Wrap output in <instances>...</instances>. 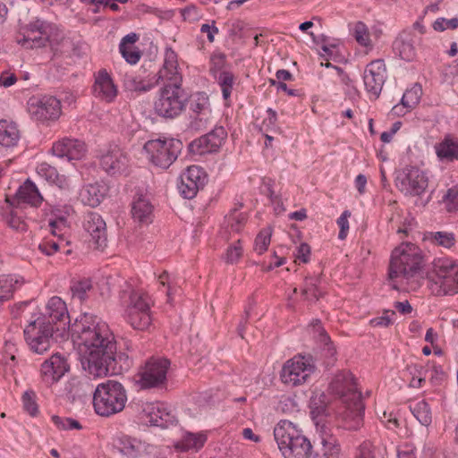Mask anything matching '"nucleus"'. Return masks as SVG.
<instances>
[{
	"mask_svg": "<svg viewBox=\"0 0 458 458\" xmlns=\"http://www.w3.org/2000/svg\"><path fill=\"white\" fill-rule=\"evenodd\" d=\"M199 436L196 434L187 433L182 441L178 444V447L182 451H189L197 446Z\"/></svg>",
	"mask_w": 458,
	"mask_h": 458,
	"instance_id": "nucleus-63",
	"label": "nucleus"
},
{
	"mask_svg": "<svg viewBox=\"0 0 458 458\" xmlns=\"http://www.w3.org/2000/svg\"><path fill=\"white\" fill-rule=\"evenodd\" d=\"M51 420L53 423L56 426V428L62 430L82 428L81 423L78 420H73L72 418H65L54 415L52 416Z\"/></svg>",
	"mask_w": 458,
	"mask_h": 458,
	"instance_id": "nucleus-53",
	"label": "nucleus"
},
{
	"mask_svg": "<svg viewBox=\"0 0 458 458\" xmlns=\"http://www.w3.org/2000/svg\"><path fill=\"white\" fill-rule=\"evenodd\" d=\"M36 172L42 179L48 183L57 186L61 190H69L70 180L64 174H60L56 168L47 162L37 165Z\"/></svg>",
	"mask_w": 458,
	"mask_h": 458,
	"instance_id": "nucleus-30",
	"label": "nucleus"
},
{
	"mask_svg": "<svg viewBox=\"0 0 458 458\" xmlns=\"http://www.w3.org/2000/svg\"><path fill=\"white\" fill-rule=\"evenodd\" d=\"M286 263V258L279 257L276 251H274L271 255V261L267 263H262L261 269L263 272H269L276 267H279Z\"/></svg>",
	"mask_w": 458,
	"mask_h": 458,
	"instance_id": "nucleus-64",
	"label": "nucleus"
},
{
	"mask_svg": "<svg viewBox=\"0 0 458 458\" xmlns=\"http://www.w3.org/2000/svg\"><path fill=\"white\" fill-rule=\"evenodd\" d=\"M427 239L434 245L445 249H451L456 243L454 233L445 231L431 232L427 236Z\"/></svg>",
	"mask_w": 458,
	"mask_h": 458,
	"instance_id": "nucleus-39",
	"label": "nucleus"
},
{
	"mask_svg": "<svg viewBox=\"0 0 458 458\" xmlns=\"http://www.w3.org/2000/svg\"><path fill=\"white\" fill-rule=\"evenodd\" d=\"M218 83L221 87L224 99L227 100L232 93L234 83V76L229 72H223L218 77Z\"/></svg>",
	"mask_w": 458,
	"mask_h": 458,
	"instance_id": "nucleus-49",
	"label": "nucleus"
},
{
	"mask_svg": "<svg viewBox=\"0 0 458 458\" xmlns=\"http://www.w3.org/2000/svg\"><path fill=\"white\" fill-rule=\"evenodd\" d=\"M51 24L40 19L31 21L25 28L24 33H38L40 35H49Z\"/></svg>",
	"mask_w": 458,
	"mask_h": 458,
	"instance_id": "nucleus-52",
	"label": "nucleus"
},
{
	"mask_svg": "<svg viewBox=\"0 0 458 458\" xmlns=\"http://www.w3.org/2000/svg\"><path fill=\"white\" fill-rule=\"evenodd\" d=\"M386 78V68L382 59L371 61L365 67L363 82L370 99H377Z\"/></svg>",
	"mask_w": 458,
	"mask_h": 458,
	"instance_id": "nucleus-17",
	"label": "nucleus"
},
{
	"mask_svg": "<svg viewBox=\"0 0 458 458\" xmlns=\"http://www.w3.org/2000/svg\"><path fill=\"white\" fill-rule=\"evenodd\" d=\"M315 365L310 357L295 355L283 366L280 377L284 385L298 386L310 381Z\"/></svg>",
	"mask_w": 458,
	"mask_h": 458,
	"instance_id": "nucleus-11",
	"label": "nucleus"
},
{
	"mask_svg": "<svg viewBox=\"0 0 458 458\" xmlns=\"http://www.w3.org/2000/svg\"><path fill=\"white\" fill-rule=\"evenodd\" d=\"M421 94V87L415 84L403 93L401 102L407 110H411L419 104Z\"/></svg>",
	"mask_w": 458,
	"mask_h": 458,
	"instance_id": "nucleus-44",
	"label": "nucleus"
},
{
	"mask_svg": "<svg viewBox=\"0 0 458 458\" xmlns=\"http://www.w3.org/2000/svg\"><path fill=\"white\" fill-rule=\"evenodd\" d=\"M83 228L89 234L90 242L96 249H104L106 246V225L99 214L87 213L83 220Z\"/></svg>",
	"mask_w": 458,
	"mask_h": 458,
	"instance_id": "nucleus-22",
	"label": "nucleus"
},
{
	"mask_svg": "<svg viewBox=\"0 0 458 458\" xmlns=\"http://www.w3.org/2000/svg\"><path fill=\"white\" fill-rule=\"evenodd\" d=\"M106 194L107 187L105 184L89 183L81 190V199L85 205L94 208L102 202Z\"/></svg>",
	"mask_w": 458,
	"mask_h": 458,
	"instance_id": "nucleus-34",
	"label": "nucleus"
},
{
	"mask_svg": "<svg viewBox=\"0 0 458 458\" xmlns=\"http://www.w3.org/2000/svg\"><path fill=\"white\" fill-rule=\"evenodd\" d=\"M435 151L441 162L458 161V139L448 134L435 145Z\"/></svg>",
	"mask_w": 458,
	"mask_h": 458,
	"instance_id": "nucleus-31",
	"label": "nucleus"
},
{
	"mask_svg": "<svg viewBox=\"0 0 458 458\" xmlns=\"http://www.w3.org/2000/svg\"><path fill=\"white\" fill-rule=\"evenodd\" d=\"M349 30L357 43L368 51L374 47V38H378L377 31L370 32L368 26L362 21H355L349 24Z\"/></svg>",
	"mask_w": 458,
	"mask_h": 458,
	"instance_id": "nucleus-32",
	"label": "nucleus"
},
{
	"mask_svg": "<svg viewBox=\"0 0 458 458\" xmlns=\"http://www.w3.org/2000/svg\"><path fill=\"white\" fill-rule=\"evenodd\" d=\"M21 140V131L18 125L8 120H0V145L4 148L17 146Z\"/></svg>",
	"mask_w": 458,
	"mask_h": 458,
	"instance_id": "nucleus-35",
	"label": "nucleus"
},
{
	"mask_svg": "<svg viewBox=\"0 0 458 458\" xmlns=\"http://www.w3.org/2000/svg\"><path fill=\"white\" fill-rule=\"evenodd\" d=\"M120 303L124 309L126 321L137 330L148 328L152 322L151 297L142 290L135 289L131 284L124 283L119 293Z\"/></svg>",
	"mask_w": 458,
	"mask_h": 458,
	"instance_id": "nucleus-3",
	"label": "nucleus"
},
{
	"mask_svg": "<svg viewBox=\"0 0 458 458\" xmlns=\"http://www.w3.org/2000/svg\"><path fill=\"white\" fill-rule=\"evenodd\" d=\"M115 448L127 458H147L157 453V447L129 437L117 439Z\"/></svg>",
	"mask_w": 458,
	"mask_h": 458,
	"instance_id": "nucleus-21",
	"label": "nucleus"
},
{
	"mask_svg": "<svg viewBox=\"0 0 458 458\" xmlns=\"http://www.w3.org/2000/svg\"><path fill=\"white\" fill-rule=\"evenodd\" d=\"M157 85L156 76H141L140 74H126L123 79L125 90L143 94L150 91Z\"/></svg>",
	"mask_w": 458,
	"mask_h": 458,
	"instance_id": "nucleus-27",
	"label": "nucleus"
},
{
	"mask_svg": "<svg viewBox=\"0 0 458 458\" xmlns=\"http://www.w3.org/2000/svg\"><path fill=\"white\" fill-rule=\"evenodd\" d=\"M443 203L448 212L458 210V188L453 186L449 188L442 198Z\"/></svg>",
	"mask_w": 458,
	"mask_h": 458,
	"instance_id": "nucleus-50",
	"label": "nucleus"
},
{
	"mask_svg": "<svg viewBox=\"0 0 458 458\" xmlns=\"http://www.w3.org/2000/svg\"><path fill=\"white\" fill-rule=\"evenodd\" d=\"M200 167L190 165L180 176L178 190L185 199H193L199 189Z\"/></svg>",
	"mask_w": 458,
	"mask_h": 458,
	"instance_id": "nucleus-26",
	"label": "nucleus"
},
{
	"mask_svg": "<svg viewBox=\"0 0 458 458\" xmlns=\"http://www.w3.org/2000/svg\"><path fill=\"white\" fill-rule=\"evenodd\" d=\"M311 250L309 244L300 243L293 251L294 263L297 265L307 264L310 259Z\"/></svg>",
	"mask_w": 458,
	"mask_h": 458,
	"instance_id": "nucleus-54",
	"label": "nucleus"
},
{
	"mask_svg": "<svg viewBox=\"0 0 458 458\" xmlns=\"http://www.w3.org/2000/svg\"><path fill=\"white\" fill-rule=\"evenodd\" d=\"M428 287L434 295L458 293V261L449 257L435 259L428 277Z\"/></svg>",
	"mask_w": 458,
	"mask_h": 458,
	"instance_id": "nucleus-7",
	"label": "nucleus"
},
{
	"mask_svg": "<svg viewBox=\"0 0 458 458\" xmlns=\"http://www.w3.org/2000/svg\"><path fill=\"white\" fill-rule=\"evenodd\" d=\"M100 165L108 174L118 175L126 172L129 158L119 146L113 145L101 155Z\"/></svg>",
	"mask_w": 458,
	"mask_h": 458,
	"instance_id": "nucleus-19",
	"label": "nucleus"
},
{
	"mask_svg": "<svg viewBox=\"0 0 458 458\" xmlns=\"http://www.w3.org/2000/svg\"><path fill=\"white\" fill-rule=\"evenodd\" d=\"M227 132L223 126H216L211 131L202 137V148L208 152H216L226 139Z\"/></svg>",
	"mask_w": 458,
	"mask_h": 458,
	"instance_id": "nucleus-36",
	"label": "nucleus"
},
{
	"mask_svg": "<svg viewBox=\"0 0 458 458\" xmlns=\"http://www.w3.org/2000/svg\"><path fill=\"white\" fill-rule=\"evenodd\" d=\"M272 233V227L267 226L261 229L257 234L253 246V250L257 254L262 255L267 250L271 242Z\"/></svg>",
	"mask_w": 458,
	"mask_h": 458,
	"instance_id": "nucleus-40",
	"label": "nucleus"
},
{
	"mask_svg": "<svg viewBox=\"0 0 458 458\" xmlns=\"http://www.w3.org/2000/svg\"><path fill=\"white\" fill-rule=\"evenodd\" d=\"M158 413L157 420H161V422H157V427L166 428L174 422V416L171 413L165 403H161Z\"/></svg>",
	"mask_w": 458,
	"mask_h": 458,
	"instance_id": "nucleus-58",
	"label": "nucleus"
},
{
	"mask_svg": "<svg viewBox=\"0 0 458 458\" xmlns=\"http://www.w3.org/2000/svg\"><path fill=\"white\" fill-rule=\"evenodd\" d=\"M41 318H46L47 323L54 326L55 331H64L70 324V317L65 302L58 296L49 299L46 311Z\"/></svg>",
	"mask_w": 458,
	"mask_h": 458,
	"instance_id": "nucleus-20",
	"label": "nucleus"
},
{
	"mask_svg": "<svg viewBox=\"0 0 458 458\" xmlns=\"http://www.w3.org/2000/svg\"><path fill=\"white\" fill-rule=\"evenodd\" d=\"M5 221L11 228L16 231L23 232L27 230L26 223L13 210H11L10 213L6 216Z\"/></svg>",
	"mask_w": 458,
	"mask_h": 458,
	"instance_id": "nucleus-61",
	"label": "nucleus"
},
{
	"mask_svg": "<svg viewBox=\"0 0 458 458\" xmlns=\"http://www.w3.org/2000/svg\"><path fill=\"white\" fill-rule=\"evenodd\" d=\"M154 207L149 199L143 194H137L131 203V215L140 224H149L153 219Z\"/></svg>",
	"mask_w": 458,
	"mask_h": 458,
	"instance_id": "nucleus-28",
	"label": "nucleus"
},
{
	"mask_svg": "<svg viewBox=\"0 0 458 458\" xmlns=\"http://www.w3.org/2000/svg\"><path fill=\"white\" fill-rule=\"evenodd\" d=\"M159 407H161V403H146L143 405L142 409V418L145 419L146 423H149L152 426H157V422H161V420H157V415L159 414Z\"/></svg>",
	"mask_w": 458,
	"mask_h": 458,
	"instance_id": "nucleus-47",
	"label": "nucleus"
},
{
	"mask_svg": "<svg viewBox=\"0 0 458 458\" xmlns=\"http://www.w3.org/2000/svg\"><path fill=\"white\" fill-rule=\"evenodd\" d=\"M74 213L72 205L69 204H57L51 208V217L48 220V225L54 235H57V232H62L63 229L67 227V219Z\"/></svg>",
	"mask_w": 458,
	"mask_h": 458,
	"instance_id": "nucleus-29",
	"label": "nucleus"
},
{
	"mask_svg": "<svg viewBox=\"0 0 458 458\" xmlns=\"http://www.w3.org/2000/svg\"><path fill=\"white\" fill-rule=\"evenodd\" d=\"M27 111L33 121L48 123L58 120L62 114V105L53 96H33L27 102Z\"/></svg>",
	"mask_w": 458,
	"mask_h": 458,
	"instance_id": "nucleus-13",
	"label": "nucleus"
},
{
	"mask_svg": "<svg viewBox=\"0 0 458 458\" xmlns=\"http://www.w3.org/2000/svg\"><path fill=\"white\" fill-rule=\"evenodd\" d=\"M58 235V239L57 240H54V239H46L44 242H42L41 243L38 244V250L47 255V256H51L53 254H55V252L57 251H60L62 249L64 248V246L68 243L67 242L64 241V239L63 237H61V235Z\"/></svg>",
	"mask_w": 458,
	"mask_h": 458,
	"instance_id": "nucleus-45",
	"label": "nucleus"
},
{
	"mask_svg": "<svg viewBox=\"0 0 458 458\" xmlns=\"http://www.w3.org/2000/svg\"><path fill=\"white\" fill-rule=\"evenodd\" d=\"M458 27V18L454 17L451 19L438 18L433 23V28L437 31H444L445 30H454Z\"/></svg>",
	"mask_w": 458,
	"mask_h": 458,
	"instance_id": "nucleus-60",
	"label": "nucleus"
},
{
	"mask_svg": "<svg viewBox=\"0 0 458 458\" xmlns=\"http://www.w3.org/2000/svg\"><path fill=\"white\" fill-rule=\"evenodd\" d=\"M310 415L316 426L317 437L314 440L316 455L318 458H339L341 448L337 438L332 433L330 423L334 418L332 405L310 406Z\"/></svg>",
	"mask_w": 458,
	"mask_h": 458,
	"instance_id": "nucleus-4",
	"label": "nucleus"
},
{
	"mask_svg": "<svg viewBox=\"0 0 458 458\" xmlns=\"http://www.w3.org/2000/svg\"><path fill=\"white\" fill-rule=\"evenodd\" d=\"M23 284V279L14 275L0 276V301H8L13 297L14 291Z\"/></svg>",
	"mask_w": 458,
	"mask_h": 458,
	"instance_id": "nucleus-37",
	"label": "nucleus"
},
{
	"mask_svg": "<svg viewBox=\"0 0 458 458\" xmlns=\"http://www.w3.org/2000/svg\"><path fill=\"white\" fill-rule=\"evenodd\" d=\"M154 76H156L157 84L163 81V85L182 86V75L179 68L178 56L171 47L165 48L163 65Z\"/></svg>",
	"mask_w": 458,
	"mask_h": 458,
	"instance_id": "nucleus-18",
	"label": "nucleus"
},
{
	"mask_svg": "<svg viewBox=\"0 0 458 458\" xmlns=\"http://www.w3.org/2000/svg\"><path fill=\"white\" fill-rule=\"evenodd\" d=\"M409 409L421 425L428 427L431 424V410L425 400L411 402L409 404Z\"/></svg>",
	"mask_w": 458,
	"mask_h": 458,
	"instance_id": "nucleus-38",
	"label": "nucleus"
},
{
	"mask_svg": "<svg viewBox=\"0 0 458 458\" xmlns=\"http://www.w3.org/2000/svg\"><path fill=\"white\" fill-rule=\"evenodd\" d=\"M91 288V281L89 278L73 282L71 285L72 297L78 298L80 301H83L87 297V293L90 291Z\"/></svg>",
	"mask_w": 458,
	"mask_h": 458,
	"instance_id": "nucleus-48",
	"label": "nucleus"
},
{
	"mask_svg": "<svg viewBox=\"0 0 458 458\" xmlns=\"http://www.w3.org/2000/svg\"><path fill=\"white\" fill-rule=\"evenodd\" d=\"M247 221V216L244 213L233 212L227 217V223L231 229L235 232H240Z\"/></svg>",
	"mask_w": 458,
	"mask_h": 458,
	"instance_id": "nucleus-57",
	"label": "nucleus"
},
{
	"mask_svg": "<svg viewBox=\"0 0 458 458\" xmlns=\"http://www.w3.org/2000/svg\"><path fill=\"white\" fill-rule=\"evenodd\" d=\"M352 213L349 210H344L341 216L336 219V224L339 227L338 238L340 240L346 239L349 233V218L351 217Z\"/></svg>",
	"mask_w": 458,
	"mask_h": 458,
	"instance_id": "nucleus-56",
	"label": "nucleus"
},
{
	"mask_svg": "<svg viewBox=\"0 0 458 458\" xmlns=\"http://www.w3.org/2000/svg\"><path fill=\"white\" fill-rule=\"evenodd\" d=\"M329 391L338 398L343 406L337 412H335L334 410L332 411L333 416L342 418L344 421V428L358 429L362 424L364 405L352 374L349 371H342L336 374L329 385ZM313 402H316V400H313L311 403ZM329 405H332L334 409L335 408V404L330 403ZM316 406L318 405L316 404Z\"/></svg>",
	"mask_w": 458,
	"mask_h": 458,
	"instance_id": "nucleus-2",
	"label": "nucleus"
},
{
	"mask_svg": "<svg viewBox=\"0 0 458 458\" xmlns=\"http://www.w3.org/2000/svg\"><path fill=\"white\" fill-rule=\"evenodd\" d=\"M71 331L72 340L78 345L81 366L92 376L106 353L114 349V335L106 322L88 312L75 320Z\"/></svg>",
	"mask_w": 458,
	"mask_h": 458,
	"instance_id": "nucleus-1",
	"label": "nucleus"
},
{
	"mask_svg": "<svg viewBox=\"0 0 458 458\" xmlns=\"http://www.w3.org/2000/svg\"><path fill=\"white\" fill-rule=\"evenodd\" d=\"M69 369L70 366L66 358L59 353H55L42 363L41 377L47 386H51L59 381Z\"/></svg>",
	"mask_w": 458,
	"mask_h": 458,
	"instance_id": "nucleus-23",
	"label": "nucleus"
},
{
	"mask_svg": "<svg viewBox=\"0 0 458 458\" xmlns=\"http://www.w3.org/2000/svg\"><path fill=\"white\" fill-rule=\"evenodd\" d=\"M188 99L182 86L163 85L154 102L155 113L161 117L174 119L185 109Z\"/></svg>",
	"mask_w": 458,
	"mask_h": 458,
	"instance_id": "nucleus-9",
	"label": "nucleus"
},
{
	"mask_svg": "<svg viewBox=\"0 0 458 458\" xmlns=\"http://www.w3.org/2000/svg\"><path fill=\"white\" fill-rule=\"evenodd\" d=\"M54 331V326L47 324L46 318L38 316L29 323L23 333L30 350L35 353L43 354L55 342Z\"/></svg>",
	"mask_w": 458,
	"mask_h": 458,
	"instance_id": "nucleus-12",
	"label": "nucleus"
},
{
	"mask_svg": "<svg viewBox=\"0 0 458 458\" xmlns=\"http://www.w3.org/2000/svg\"><path fill=\"white\" fill-rule=\"evenodd\" d=\"M126 402V390L115 380L109 379L98 385L93 393L94 410L102 417H109L122 411Z\"/></svg>",
	"mask_w": 458,
	"mask_h": 458,
	"instance_id": "nucleus-8",
	"label": "nucleus"
},
{
	"mask_svg": "<svg viewBox=\"0 0 458 458\" xmlns=\"http://www.w3.org/2000/svg\"><path fill=\"white\" fill-rule=\"evenodd\" d=\"M119 52L130 64H136L141 56L140 50L135 46L119 48Z\"/></svg>",
	"mask_w": 458,
	"mask_h": 458,
	"instance_id": "nucleus-59",
	"label": "nucleus"
},
{
	"mask_svg": "<svg viewBox=\"0 0 458 458\" xmlns=\"http://www.w3.org/2000/svg\"><path fill=\"white\" fill-rule=\"evenodd\" d=\"M395 185L405 195L420 196L428 186V177L419 167L407 166L398 172Z\"/></svg>",
	"mask_w": 458,
	"mask_h": 458,
	"instance_id": "nucleus-15",
	"label": "nucleus"
},
{
	"mask_svg": "<svg viewBox=\"0 0 458 458\" xmlns=\"http://www.w3.org/2000/svg\"><path fill=\"white\" fill-rule=\"evenodd\" d=\"M310 333L313 335V337L316 338L318 342L323 344L326 346H328V351H331L330 348V338L325 329L322 327L320 320H314L310 324Z\"/></svg>",
	"mask_w": 458,
	"mask_h": 458,
	"instance_id": "nucleus-51",
	"label": "nucleus"
},
{
	"mask_svg": "<svg viewBox=\"0 0 458 458\" xmlns=\"http://www.w3.org/2000/svg\"><path fill=\"white\" fill-rule=\"evenodd\" d=\"M22 403L24 410L31 416H36L38 412V407L36 403V395L33 391H26L22 395Z\"/></svg>",
	"mask_w": 458,
	"mask_h": 458,
	"instance_id": "nucleus-55",
	"label": "nucleus"
},
{
	"mask_svg": "<svg viewBox=\"0 0 458 458\" xmlns=\"http://www.w3.org/2000/svg\"><path fill=\"white\" fill-rule=\"evenodd\" d=\"M143 148L151 164L166 169L177 159L182 149V142L174 138L149 140Z\"/></svg>",
	"mask_w": 458,
	"mask_h": 458,
	"instance_id": "nucleus-10",
	"label": "nucleus"
},
{
	"mask_svg": "<svg viewBox=\"0 0 458 458\" xmlns=\"http://www.w3.org/2000/svg\"><path fill=\"white\" fill-rule=\"evenodd\" d=\"M270 85L276 87L278 91L285 92L288 96L297 97L300 98H303L304 93L302 89H289L285 82L276 81V80H270Z\"/></svg>",
	"mask_w": 458,
	"mask_h": 458,
	"instance_id": "nucleus-62",
	"label": "nucleus"
},
{
	"mask_svg": "<svg viewBox=\"0 0 458 458\" xmlns=\"http://www.w3.org/2000/svg\"><path fill=\"white\" fill-rule=\"evenodd\" d=\"M394 48L405 61H411L415 57V47L410 40L398 38L394 43Z\"/></svg>",
	"mask_w": 458,
	"mask_h": 458,
	"instance_id": "nucleus-43",
	"label": "nucleus"
},
{
	"mask_svg": "<svg viewBox=\"0 0 458 458\" xmlns=\"http://www.w3.org/2000/svg\"><path fill=\"white\" fill-rule=\"evenodd\" d=\"M93 94L97 98L106 103H112L116 98L118 94L117 87L106 70L102 69L95 73Z\"/></svg>",
	"mask_w": 458,
	"mask_h": 458,
	"instance_id": "nucleus-25",
	"label": "nucleus"
},
{
	"mask_svg": "<svg viewBox=\"0 0 458 458\" xmlns=\"http://www.w3.org/2000/svg\"><path fill=\"white\" fill-rule=\"evenodd\" d=\"M86 150V145L82 140L71 138H64L55 142L51 148L54 156L69 161L82 158Z\"/></svg>",
	"mask_w": 458,
	"mask_h": 458,
	"instance_id": "nucleus-24",
	"label": "nucleus"
},
{
	"mask_svg": "<svg viewBox=\"0 0 458 458\" xmlns=\"http://www.w3.org/2000/svg\"><path fill=\"white\" fill-rule=\"evenodd\" d=\"M16 198L19 203H26L32 207H38L43 201L38 187L30 180H27L19 187Z\"/></svg>",
	"mask_w": 458,
	"mask_h": 458,
	"instance_id": "nucleus-33",
	"label": "nucleus"
},
{
	"mask_svg": "<svg viewBox=\"0 0 458 458\" xmlns=\"http://www.w3.org/2000/svg\"><path fill=\"white\" fill-rule=\"evenodd\" d=\"M243 256V246L241 240L229 244L226 248L223 259L226 264H237Z\"/></svg>",
	"mask_w": 458,
	"mask_h": 458,
	"instance_id": "nucleus-42",
	"label": "nucleus"
},
{
	"mask_svg": "<svg viewBox=\"0 0 458 458\" xmlns=\"http://www.w3.org/2000/svg\"><path fill=\"white\" fill-rule=\"evenodd\" d=\"M49 35H40L38 33H24L23 37L17 40L18 44L25 48H34L45 47L48 41Z\"/></svg>",
	"mask_w": 458,
	"mask_h": 458,
	"instance_id": "nucleus-41",
	"label": "nucleus"
},
{
	"mask_svg": "<svg viewBox=\"0 0 458 458\" xmlns=\"http://www.w3.org/2000/svg\"><path fill=\"white\" fill-rule=\"evenodd\" d=\"M170 360L164 357H151L138 373L137 384L142 389L158 387L166 381Z\"/></svg>",
	"mask_w": 458,
	"mask_h": 458,
	"instance_id": "nucleus-14",
	"label": "nucleus"
},
{
	"mask_svg": "<svg viewBox=\"0 0 458 458\" xmlns=\"http://www.w3.org/2000/svg\"><path fill=\"white\" fill-rule=\"evenodd\" d=\"M274 437L284 458H310V440L289 420H281L274 429Z\"/></svg>",
	"mask_w": 458,
	"mask_h": 458,
	"instance_id": "nucleus-6",
	"label": "nucleus"
},
{
	"mask_svg": "<svg viewBox=\"0 0 458 458\" xmlns=\"http://www.w3.org/2000/svg\"><path fill=\"white\" fill-rule=\"evenodd\" d=\"M132 365V360L127 353L116 352V342L114 349L106 354L92 374L94 377H106L108 375H118L127 371Z\"/></svg>",
	"mask_w": 458,
	"mask_h": 458,
	"instance_id": "nucleus-16",
	"label": "nucleus"
},
{
	"mask_svg": "<svg viewBox=\"0 0 458 458\" xmlns=\"http://www.w3.org/2000/svg\"><path fill=\"white\" fill-rule=\"evenodd\" d=\"M318 280L314 277H307L301 290L302 296L308 301H315L320 297V291L318 288Z\"/></svg>",
	"mask_w": 458,
	"mask_h": 458,
	"instance_id": "nucleus-46",
	"label": "nucleus"
},
{
	"mask_svg": "<svg viewBox=\"0 0 458 458\" xmlns=\"http://www.w3.org/2000/svg\"><path fill=\"white\" fill-rule=\"evenodd\" d=\"M422 260V251L416 244H400L392 251L389 278L397 284H408L420 270Z\"/></svg>",
	"mask_w": 458,
	"mask_h": 458,
	"instance_id": "nucleus-5",
	"label": "nucleus"
}]
</instances>
